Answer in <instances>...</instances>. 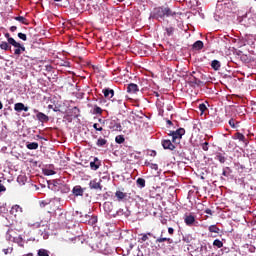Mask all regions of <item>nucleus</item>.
I'll return each mask as SVG.
<instances>
[{"label":"nucleus","instance_id":"obj_1","mask_svg":"<svg viewBox=\"0 0 256 256\" xmlns=\"http://www.w3.org/2000/svg\"><path fill=\"white\" fill-rule=\"evenodd\" d=\"M106 124L108 125V129H110L111 131H123L121 122L117 117H112L111 119L107 120Z\"/></svg>","mask_w":256,"mask_h":256},{"label":"nucleus","instance_id":"obj_2","mask_svg":"<svg viewBox=\"0 0 256 256\" xmlns=\"http://www.w3.org/2000/svg\"><path fill=\"white\" fill-rule=\"evenodd\" d=\"M150 17L152 19H165V6H159L153 9Z\"/></svg>","mask_w":256,"mask_h":256},{"label":"nucleus","instance_id":"obj_3","mask_svg":"<svg viewBox=\"0 0 256 256\" xmlns=\"http://www.w3.org/2000/svg\"><path fill=\"white\" fill-rule=\"evenodd\" d=\"M184 134H185L184 128H179L175 131H170L168 135L172 137V141H175L176 139H182Z\"/></svg>","mask_w":256,"mask_h":256},{"label":"nucleus","instance_id":"obj_4","mask_svg":"<svg viewBox=\"0 0 256 256\" xmlns=\"http://www.w3.org/2000/svg\"><path fill=\"white\" fill-rule=\"evenodd\" d=\"M34 113H36V118L40 121V123H49V116L43 112H39V110L34 109Z\"/></svg>","mask_w":256,"mask_h":256},{"label":"nucleus","instance_id":"obj_5","mask_svg":"<svg viewBox=\"0 0 256 256\" xmlns=\"http://www.w3.org/2000/svg\"><path fill=\"white\" fill-rule=\"evenodd\" d=\"M11 215H14V217H20L23 213V208L20 205H14L12 206L10 210Z\"/></svg>","mask_w":256,"mask_h":256},{"label":"nucleus","instance_id":"obj_6","mask_svg":"<svg viewBox=\"0 0 256 256\" xmlns=\"http://www.w3.org/2000/svg\"><path fill=\"white\" fill-rule=\"evenodd\" d=\"M90 189H95L101 191L103 189V186H101V180H91L89 183Z\"/></svg>","mask_w":256,"mask_h":256},{"label":"nucleus","instance_id":"obj_7","mask_svg":"<svg viewBox=\"0 0 256 256\" xmlns=\"http://www.w3.org/2000/svg\"><path fill=\"white\" fill-rule=\"evenodd\" d=\"M163 149H169V151H175V144L169 139L162 140Z\"/></svg>","mask_w":256,"mask_h":256},{"label":"nucleus","instance_id":"obj_8","mask_svg":"<svg viewBox=\"0 0 256 256\" xmlns=\"http://www.w3.org/2000/svg\"><path fill=\"white\" fill-rule=\"evenodd\" d=\"M102 93H103L105 99H113V97L115 96V90H113L111 88H104L102 90Z\"/></svg>","mask_w":256,"mask_h":256},{"label":"nucleus","instance_id":"obj_9","mask_svg":"<svg viewBox=\"0 0 256 256\" xmlns=\"http://www.w3.org/2000/svg\"><path fill=\"white\" fill-rule=\"evenodd\" d=\"M14 110L17 112V113H21V111H29V107L25 106V104L21 103V102H18L14 105Z\"/></svg>","mask_w":256,"mask_h":256},{"label":"nucleus","instance_id":"obj_10","mask_svg":"<svg viewBox=\"0 0 256 256\" xmlns=\"http://www.w3.org/2000/svg\"><path fill=\"white\" fill-rule=\"evenodd\" d=\"M73 195L75 197H83V193H85V189H83L81 186H75L72 190Z\"/></svg>","mask_w":256,"mask_h":256},{"label":"nucleus","instance_id":"obj_11","mask_svg":"<svg viewBox=\"0 0 256 256\" xmlns=\"http://www.w3.org/2000/svg\"><path fill=\"white\" fill-rule=\"evenodd\" d=\"M233 139H238V141H241L245 145H247L249 143V141H247V138H245V135H243V133H241V132L235 133L233 136Z\"/></svg>","mask_w":256,"mask_h":256},{"label":"nucleus","instance_id":"obj_12","mask_svg":"<svg viewBox=\"0 0 256 256\" xmlns=\"http://www.w3.org/2000/svg\"><path fill=\"white\" fill-rule=\"evenodd\" d=\"M99 167H101V161H99V158L95 157L94 161L90 162V169H92V171H97Z\"/></svg>","mask_w":256,"mask_h":256},{"label":"nucleus","instance_id":"obj_13","mask_svg":"<svg viewBox=\"0 0 256 256\" xmlns=\"http://www.w3.org/2000/svg\"><path fill=\"white\" fill-rule=\"evenodd\" d=\"M184 223H186V225L188 227H191V225H193V223H195V216H193L192 214L185 215L184 216Z\"/></svg>","mask_w":256,"mask_h":256},{"label":"nucleus","instance_id":"obj_14","mask_svg":"<svg viewBox=\"0 0 256 256\" xmlns=\"http://www.w3.org/2000/svg\"><path fill=\"white\" fill-rule=\"evenodd\" d=\"M165 17H176L179 13L173 11L170 7H164Z\"/></svg>","mask_w":256,"mask_h":256},{"label":"nucleus","instance_id":"obj_15","mask_svg":"<svg viewBox=\"0 0 256 256\" xmlns=\"http://www.w3.org/2000/svg\"><path fill=\"white\" fill-rule=\"evenodd\" d=\"M128 93H139V86L135 83L128 84L127 87Z\"/></svg>","mask_w":256,"mask_h":256},{"label":"nucleus","instance_id":"obj_16","mask_svg":"<svg viewBox=\"0 0 256 256\" xmlns=\"http://www.w3.org/2000/svg\"><path fill=\"white\" fill-rule=\"evenodd\" d=\"M115 197H117V201H124V199H127V193L118 190L115 193Z\"/></svg>","mask_w":256,"mask_h":256},{"label":"nucleus","instance_id":"obj_17","mask_svg":"<svg viewBox=\"0 0 256 256\" xmlns=\"http://www.w3.org/2000/svg\"><path fill=\"white\" fill-rule=\"evenodd\" d=\"M204 44L203 41L198 40L196 41L193 45H192V49H194L195 51H201V49H203Z\"/></svg>","mask_w":256,"mask_h":256},{"label":"nucleus","instance_id":"obj_18","mask_svg":"<svg viewBox=\"0 0 256 256\" xmlns=\"http://www.w3.org/2000/svg\"><path fill=\"white\" fill-rule=\"evenodd\" d=\"M211 67L214 71H219V69H221V62L219 60H213L211 62Z\"/></svg>","mask_w":256,"mask_h":256},{"label":"nucleus","instance_id":"obj_19","mask_svg":"<svg viewBox=\"0 0 256 256\" xmlns=\"http://www.w3.org/2000/svg\"><path fill=\"white\" fill-rule=\"evenodd\" d=\"M15 21H18L19 23H22V25H29V22L27 21V18L23 16H16L14 17Z\"/></svg>","mask_w":256,"mask_h":256},{"label":"nucleus","instance_id":"obj_20","mask_svg":"<svg viewBox=\"0 0 256 256\" xmlns=\"http://www.w3.org/2000/svg\"><path fill=\"white\" fill-rule=\"evenodd\" d=\"M27 149H30V151H33L35 149H39V143L37 142H31L26 145Z\"/></svg>","mask_w":256,"mask_h":256},{"label":"nucleus","instance_id":"obj_21","mask_svg":"<svg viewBox=\"0 0 256 256\" xmlns=\"http://www.w3.org/2000/svg\"><path fill=\"white\" fill-rule=\"evenodd\" d=\"M141 238L140 241H142V243H145V241H149V237H153V233L148 232L147 234H140Z\"/></svg>","mask_w":256,"mask_h":256},{"label":"nucleus","instance_id":"obj_22","mask_svg":"<svg viewBox=\"0 0 256 256\" xmlns=\"http://www.w3.org/2000/svg\"><path fill=\"white\" fill-rule=\"evenodd\" d=\"M165 241H167V243H169V244L173 243V239H171V238H165V237H163V236H161L160 238H158V239L156 240V243H165Z\"/></svg>","mask_w":256,"mask_h":256},{"label":"nucleus","instance_id":"obj_23","mask_svg":"<svg viewBox=\"0 0 256 256\" xmlns=\"http://www.w3.org/2000/svg\"><path fill=\"white\" fill-rule=\"evenodd\" d=\"M164 30L168 37H172L173 33H175V28L173 26L166 27Z\"/></svg>","mask_w":256,"mask_h":256},{"label":"nucleus","instance_id":"obj_24","mask_svg":"<svg viewBox=\"0 0 256 256\" xmlns=\"http://www.w3.org/2000/svg\"><path fill=\"white\" fill-rule=\"evenodd\" d=\"M98 147H105L107 145V140L105 138H99L96 142Z\"/></svg>","mask_w":256,"mask_h":256},{"label":"nucleus","instance_id":"obj_25","mask_svg":"<svg viewBox=\"0 0 256 256\" xmlns=\"http://www.w3.org/2000/svg\"><path fill=\"white\" fill-rule=\"evenodd\" d=\"M49 253V250L41 248L37 251V256H49Z\"/></svg>","mask_w":256,"mask_h":256},{"label":"nucleus","instance_id":"obj_26","mask_svg":"<svg viewBox=\"0 0 256 256\" xmlns=\"http://www.w3.org/2000/svg\"><path fill=\"white\" fill-rule=\"evenodd\" d=\"M136 185L140 187V189H143L145 187V179L144 178H138L136 180Z\"/></svg>","mask_w":256,"mask_h":256},{"label":"nucleus","instance_id":"obj_27","mask_svg":"<svg viewBox=\"0 0 256 256\" xmlns=\"http://www.w3.org/2000/svg\"><path fill=\"white\" fill-rule=\"evenodd\" d=\"M0 49H2L3 51H9V49H11V46H9V43L3 41L0 44Z\"/></svg>","mask_w":256,"mask_h":256},{"label":"nucleus","instance_id":"obj_28","mask_svg":"<svg viewBox=\"0 0 256 256\" xmlns=\"http://www.w3.org/2000/svg\"><path fill=\"white\" fill-rule=\"evenodd\" d=\"M17 182L19 183V185H25V183H27V177L20 175L17 178Z\"/></svg>","mask_w":256,"mask_h":256},{"label":"nucleus","instance_id":"obj_29","mask_svg":"<svg viewBox=\"0 0 256 256\" xmlns=\"http://www.w3.org/2000/svg\"><path fill=\"white\" fill-rule=\"evenodd\" d=\"M208 231L210 233H219V231L221 230L219 229V227H217V225H211L208 227Z\"/></svg>","mask_w":256,"mask_h":256},{"label":"nucleus","instance_id":"obj_30","mask_svg":"<svg viewBox=\"0 0 256 256\" xmlns=\"http://www.w3.org/2000/svg\"><path fill=\"white\" fill-rule=\"evenodd\" d=\"M115 142L118 143V145L125 143V136H123V135L116 136Z\"/></svg>","mask_w":256,"mask_h":256},{"label":"nucleus","instance_id":"obj_31","mask_svg":"<svg viewBox=\"0 0 256 256\" xmlns=\"http://www.w3.org/2000/svg\"><path fill=\"white\" fill-rule=\"evenodd\" d=\"M215 159L217 161H219L220 163H225V161H227V158H225V156H223V154L218 153L215 157Z\"/></svg>","mask_w":256,"mask_h":256},{"label":"nucleus","instance_id":"obj_32","mask_svg":"<svg viewBox=\"0 0 256 256\" xmlns=\"http://www.w3.org/2000/svg\"><path fill=\"white\" fill-rule=\"evenodd\" d=\"M231 173H233V171L231 170V168H230V167H226V168L223 170L222 175H223L224 177H229V175H231Z\"/></svg>","mask_w":256,"mask_h":256},{"label":"nucleus","instance_id":"obj_33","mask_svg":"<svg viewBox=\"0 0 256 256\" xmlns=\"http://www.w3.org/2000/svg\"><path fill=\"white\" fill-rule=\"evenodd\" d=\"M213 246L217 247L218 249H221V247H223V241L216 239L213 241Z\"/></svg>","mask_w":256,"mask_h":256},{"label":"nucleus","instance_id":"obj_34","mask_svg":"<svg viewBox=\"0 0 256 256\" xmlns=\"http://www.w3.org/2000/svg\"><path fill=\"white\" fill-rule=\"evenodd\" d=\"M10 45H12V47H15L16 49H20L21 47V43L16 42L15 39H10Z\"/></svg>","mask_w":256,"mask_h":256},{"label":"nucleus","instance_id":"obj_35","mask_svg":"<svg viewBox=\"0 0 256 256\" xmlns=\"http://www.w3.org/2000/svg\"><path fill=\"white\" fill-rule=\"evenodd\" d=\"M229 125H230V127H232V129H236V127H239V122L235 123V119H230Z\"/></svg>","mask_w":256,"mask_h":256},{"label":"nucleus","instance_id":"obj_36","mask_svg":"<svg viewBox=\"0 0 256 256\" xmlns=\"http://www.w3.org/2000/svg\"><path fill=\"white\" fill-rule=\"evenodd\" d=\"M93 113L95 115H101V113H103V109H101V107H99V106H94Z\"/></svg>","mask_w":256,"mask_h":256},{"label":"nucleus","instance_id":"obj_37","mask_svg":"<svg viewBox=\"0 0 256 256\" xmlns=\"http://www.w3.org/2000/svg\"><path fill=\"white\" fill-rule=\"evenodd\" d=\"M88 222L90 225H95L97 223V216H91Z\"/></svg>","mask_w":256,"mask_h":256},{"label":"nucleus","instance_id":"obj_38","mask_svg":"<svg viewBox=\"0 0 256 256\" xmlns=\"http://www.w3.org/2000/svg\"><path fill=\"white\" fill-rule=\"evenodd\" d=\"M203 151H209V142H204L201 144Z\"/></svg>","mask_w":256,"mask_h":256},{"label":"nucleus","instance_id":"obj_39","mask_svg":"<svg viewBox=\"0 0 256 256\" xmlns=\"http://www.w3.org/2000/svg\"><path fill=\"white\" fill-rule=\"evenodd\" d=\"M18 37H19V39H21L22 41H27V34H24V33L19 32V33H18Z\"/></svg>","mask_w":256,"mask_h":256},{"label":"nucleus","instance_id":"obj_40","mask_svg":"<svg viewBox=\"0 0 256 256\" xmlns=\"http://www.w3.org/2000/svg\"><path fill=\"white\" fill-rule=\"evenodd\" d=\"M199 109L201 113H205V111H207V106L205 105V103H202L199 105Z\"/></svg>","mask_w":256,"mask_h":256},{"label":"nucleus","instance_id":"obj_41","mask_svg":"<svg viewBox=\"0 0 256 256\" xmlns=\"http://www.w3.org/2000/svg\"><path fill=\"white\" fill-rule=\"evenodd\" d=\"M93 127H94L95 131H103V127L99 126V124H97V123H94Z\"/></svg>","mask_w":256,"mask_h":256},{"label":"nucleus","instance_id":"obj_42","mask_svg":"<svg viewBox=\"0 0 256 256\" xmlns=\"http://www.w3.org/2000/svg\"><path fill=\"white\" fill-rule=\"evenodd\" d=\"M148 165L154 169V171H157L159 169V166L157 164H153V163H148Z\"/></svg>","mask_w":256,"mask_h":256},{"label":"nucleus","instance_id":"obj_43","mask_svg":"<svg viewBox=\"0 0 256 256\" xmlns=\"http://www.w3.org/2000/svg\"><path fill=\"white\" fill-rule=\"evenodd\" d=\"M4 37H6L9 44H10V39H14V38L11 37V35L9 33H5Z\"/></svg>","mask_w":256,"mask_h":256},{"label":"nucleus","instance_id":"obj_44","mask_svg":"<svg viewBox=\"0 0 256 256\" xmlns=\"http://www.w3.org/2000/svg\"><path fill=\"white\" fill-rule=\"evenodd\" d=\"M14 55H21V48H16L14 50Z\"/></svg>","mask_w":256,"mask_h":256},{"label":"nucleus","instance_id":"obj_45","mask_svg":"<svg viewBox=\"0 0 256 256\" xmlns=\"http://www.w3.org/2000/svg\"><path fill=\"white\" fill-rule=\"evenodd\" d=\"M10 31L11 33H15V31H17V26H11Z\"/></svg>","mask_w":256,"mask_h":256},{"label":"nucleus","instance_id":"obj_46","mask_svg":"<svg viewBox=\"0 0 256 256\" xmlns=\"http://www.w3.org/2000/svg\"><path fill=\"white\" fill-rule=\"evenodd\" d=\"M33 227H36V229H39V227H41V222L34 223Z\"/></svg>","mask_w":256,"mask_h":256},{"label":"nucleus","instance_id":"obj_47","mask_svg":"<svg viewBox=\"0 0 256 256\" xmlns=\"http://www.w3.org/2000/svg\"><path fill=\"white\" fill-rule=\"evenodd\" d=\"M168 233L169 235H173V233H175V230L172 227H170L168 228Z\"/></svg>","mask_w":256,"mask_h":256},{"label":"nucleus","instance_id":"obj_48","mask_svg":"<svg viewBox=\"0 0 256 256\" xmlns=\"http://www.w3.org/2000/svg\"><path fill=\"white\" fill-rule=\"evenodd\" d=\"M205 213H207V215H213V211H211V209H206Z\"/></svg>","mask_w":256,"mask_h":256},{"label":"nucleus","instance_id":"obj_49","mask_svg":"<svg viewBox=\"0 0 256 256\" xmlns=\"http://www.w3.org/2000/svg\"><path fill=\"white\" fill-rule=\"evenodd\" d=\"M201 251H204L205 253H207L209 250L207 249V246H202L201 247Z\"/></svg>","mask_w":256,"mask_h":256},{"label":"nucleus","instance_id":"obj_50","mask_svg":"<svg viewBox=\"0 0 256 256\" xmlns=\"http://www.w3.org/2000/svg\"><path fill=\"white\" fill-rule=\"evenodd\" d=\"M166 124H167L169 127L173 126V122H172L171 120H167V121H166Z\"/></svg>","mask_w":256,"mask_h":256},{"label":"nucleus","instance_id":"obj_51","mask_svg":"<svg viewBox=\"0 0 256 256\" xmlns=\"http://www.w3.org/2000/svg\"><path fill=\"white\" fill-rule=\"evenodd\" d=\"M3 253H4L5 255H8V254H9V248L3 249Z\"/></svg>","mask_w":256,"mask_h":256},{"label":"nucleus","instance_id":"obj_52","mask_svg":"<svg viewBox=\"0 0 256 256\" xmlns=\"http://www.w3.org/2000/svg\"><path fill=\"white\" fill-rule=\"evenodd\" d=\"M48 175H55V171H53V170H49Z\"/></svg>","mask_w":256,"mask_h":256},{"label":"nucleus","instance_id":"obj_53","mask_svg":"<svg viewBox=\"0 0 256 256\" xmlns=\"http://www.w3.org/2000/svg\"><path fill=\"white\" fill-rule=\"evenodd\" d=\"M21 51H25V46H23V45L20 46V52Z\"/></svg>","mask_w":256,"mask_h":256},{"label":"nucleus","instance_id":"obj_54","mask_svg":"<svg viewBox=\"0 0 256 256\" xmlns=\"http://www.w3.org/2000/svg\"><path fill=\"white\" fill-rule=\"evenodd\" d=\"M74 241H75V243H77V241H80L79 237H75Z\"/></svg>","mask_w":256,"mask_h":256},{"label":"nucleus","instance_id":"obj_55","mask_svg":"<svg viewBox=\"0 0 256 256\" xmlns=\"http://www.w3.org/2000/svg\"><path fill=\"white\" fill-rule=\"evenodd\" d=\"M155 97H159V92H154Z\"/></svg>","mask_w":256,"mask_h":256},{"label":"nucleus","instance_id":"obj_56","mask_svg":"<svg viewBox=\"0 0 256 256\" xmlns=\"http://www.w3.org/2000/svg\"><path fill=\"white\" fill-rule=\"evenodd\" d=\"M52 109H53V111H54L55 113H57V111H59V110L57 109V107L52 108Z\"/></svg>","mask_w":256,"mask_h":256},{"label":"nucleus","instance_id":"obj_57","mask_svg":"<svg viewBox=\"0 0 256 256\" xmlns=\"http://www.w3.org/2000/svg\"><path fill=\"white\" fill-rule=\"evenodd\" d=\"M3 109V103L0 101V110Z\"/></svg>","mask_w":256,"mask_h":256},{"label":"nucleus","instance_id":"obj_58","mask_svg":"<svg viewBox=\"0 0 256 256\" xmlns=\"http://www.w3.org/2000/svg\"><path fill=\"white\" fill-rule=\"evenodd\" d=\"M48 109H53V105H48Z\"/></svg>","mask_w":256,"mask_h":256},{"label":"nucleus","instance_id":"obj_59","mask_svg":"<svg viewBox=\"0 0 256 256\" xmlns=\"http://www.w3.org/2000/svg\"><path fill=\"white\" fill-rule=\"evenodd\" d=\"M24 256H33V253L26 254Z\"/></svg>","mask_w":256,"mask_h":256},{"label":"nucleus","instance_id":"obj_60","mask_svg":"<svg viewBox=\"0 0 256 256\" xmlns=\"http://www.w3.org/2000/svg\"><path fill=\"white\" fill-rule=\"evenodd\" d=\"M123 1H125V0H118V3H123Z\"/></svg>","mask_w":256,"mask_h":256},{"label":"nucleus","instance_id":"obj_61","mask_svg":"<svg viewBox=\"0 0 256 256\" xmlns=\"http://www.w3.org/2000/svg\"><path fill=\"white\" fill-rule=\"evenodd\" d=\"M76 215H81V213H79V211H76Z\"/></svg>","mask_w":256,"mask_h":256},{"label":"nucleus","instance_id":"obj_62","mask_svg":"<svg viewBox=\"0 0 256 256\" xmlns=\"http://www.w3.org/2000/svg\"><path fill=\"white\" fill-rule=\"evenodd\" d=\"M54 1H57V2H59V1H62V0H54Z\"/></svg>","mask_w":256,"mask_h":256},{"label":"nucleus","instance_id":"obj_63","mask_svg":"<svg viewBox=\"0 0 256 256\" xmlns=\"http://www.w3.org/2000/svg\"><path fill=\"white\" fill-rule=\"evenodd\" d=\"M85 217H90V216L86 214Z\"/></svg>","mask_w":256,"mask_h":256}]
</instances>
